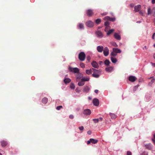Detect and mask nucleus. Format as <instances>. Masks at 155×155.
Returning a JSON list of instances; mask_svg holds the SVG:
<instances>
[{
	"instance_id": "nucleus-4",
	"label": "nucleus",
	"mask_w": 155,
	"mask_h": 155,
	"mask_svg": "<svg viewBox=\"0 0 155 155\" xmlns=\"http://www.w3.org/2000/svg\"><path fill=\"white\" fill-rule=\"evenodd\" d=\"M103 53L105 56H107L109 54V50L107 47L104 48L103 50Z\"/></svg>"
},
{
	"instance_id": "nucleus-58",
	"label": "nucleus",
	"mask_w": 155,
	"mask_h": 155,
	"mask_svg": "<svg viewBox=\"0 0 155 155\" xmlns=\"http://www.w3.org/2000/svg\"><path fill=\"white\" fill-rule=\"evenodd\" d=\"M113 45L114 46H115V45H117V44H116V43L115 42H113Z\"/></svg>"
},
{
	"instance_id": "nucleus-49",
	"label": "nucleus",
	"mask_w": 155,
	"mask_h": 155,
	"mask_svg": "<svg viewBox=\"0 0 155 155\" xmlns=\"http://www.w3.org/2000/svg\"><path fill=\"white\" fill-rule=\"evenodd\" d=\"M91 143V140H90V139L89 140H88L87 142V144L88 145L90 143Z\"/></svg>"
},
{
	"instance_id": "nucleus-13",
	"label": "nucleus",
	"mask_w": 155,
	"mask_h": 155,
	"mask_svg": "<svg viewBox=\"0 0 155 155\" xmlns=\"http://www.w3.org/2000/svg\"><path fill=\"white\" fill-rule=\"evenodd\" d=\"M90 89V88L88 86H86L84 87L83 91L86 93H88Z\"/></svg>"
},
{
	"instance_id": "nucleus-33",
	"label": "nucleus",
	"mask_w": 155,
	"mask_h": 155,
	"mask_svg": "<svg viewBox=\"0 0 155 155\" xmlns=\"http://www.w3.org/2000/svg\"><path fill=\"white\" fill-rule=\"evenodd\" d=\"M101 19L98 18V19H96L95 20V22L97 24H99L101 22Z\"/></svg>"
},
{
	"instance_id": "nucleus-26",
	"label": "nucleus",
	"mask_w": 155,
	"mask_h": 155,
	"mask_svg": "<svg viewBox=\"0 0 155 155\" xmlns=\"http://www.w3.org/2000/svg\"><path fill=\"white\" fill-rule=\"evenodd\" d=\"M92 70L91 69L86 70V73L88 75L91 74L92 73Z\"/></svg>"
},
{
	"instance_id": "nucleus-11",
	"label": "nucleus",
	"mask_w": 155,
	"mask_h": 155,
	"mask_svg": "<svg viewBox=\"0 0 155 155\" xmlns=\"http://www.w3.org/2000/svg\"><path fill=\"white\" fill-rule=\"evenodd\" d=\"M104 47L102 46H99L97 47V50L99 52H102L104 50Z\"/></svg>"
},
{
	"instance_id": "nucleus-5",
	"label": "nucleus",
	"mask_w": 155,
	"mask_h": 155,
	"mask_svg": "<svg viewBox=\"0 0 155 155\" xmlns=\"http://www.w3.org/2000/svg\"><path fill=\"white\" fill-rule=\"evenodd\" d=\"M86 25L88 27H92L94 25V23L91 21H89L86 22Z\"/></svg>"
},
{
	"instance_id": "nucleus-41",
	"label": "nucleus",
	"mask_w": 155,
	"mask_h": 155,
	"mask_svg": "<svg viewBox=\"0 0 155 155\" xmlns=\"http://www.w3.org/2000/svg\"><path fill=\"white\" fill-rule=\"evenodd\" d=\"M80 66L82 68H84L85 67V65L83 63H81L80 64Z\"/></svg>"
},
{
	"instance_id": "nucleus-38",
	"label": "nucleus",
	"mask_w": 155,
	"mask_h": 155,
	"mask_svg": "<svg viewBox=\"0 0 155 155\" xmlns=\"http://www.w3.org/2000/svg\"><path fill=\"white\" fill-rule=\"evenodd\" d=\"M139 86V85H137V86H134L133 89V91H135Z\"/></svg>"
},
{
	"instance_id": "nucleus-46",
	"label": "nucleus",
	"mask_w": 155,
	"mask_h": 155,
	"mask_svg": "<svg viewBox=\"0 0 155 155\" xmlns=\"http://www.w3.org/2000/svg\"><path fill=\"white\" fill-rule=\"evenodd\" d=\"M127 155H132V153L131 152L128 151L127 152Z\"/></svg>"
},
{
	"instance_id": "nucleus-37",
	"label": "nucleus",
	"mask_w": 155,
	"mask_h": 155,
	"mask_svg": "<svg viewBox=\"0 0 155 155\" xmlns=\"http://www.w3.org/2000/svg\"><path fill=\"white\" fill-rule=\"evenodd\" d=\"M140 155H148V153L146 151H144L140 154Z\"/></svg>"
},
{
	"instance_id": "nucleus-12",
	"label": "nucleus",
	"mask_w": 155,
	"mask_h": 155,
	"mask_svg": "<svg viewBox=\"0 0 155 155\" xmlns=\"http://www.w3.org/2000/svg\"><path fill=\"white\" fill-rule=\"evenodd\" d=\"M114 37L115 39L117 40H120L121 39L120 36L118 33H115L114 35Z\"/></svg>"
},
{
	"instance_id": "nucleus-28",
	"label": "nucleus",
	"mask_w": 155,
	"mask_h": 155,
	"mask_svg": "<svg viewBox=\"0 0 155 155\" xmlns=\"http://www.w3.org/2000/svg\"><path fill=\"white\" fill-rule=\"evenodd\" d=\"M84 82L88 81L89 80V78L88 77H84L81 79Z\"/></svg>"
},
{
	"instance_id": "nucleus-39",
	"label": "nucleus",
	"mask_w": 155,
	"mask_h": 155,
	"mask_svg": "<svg viewBox=\"0 0 155 155\" xmlns=\"http://www.w3.org/2000/svg\"><path fill=\"white\" fill-rule=\"evenodd\" d=\"M109 25V23L108 21H106L104 23V25L108 27V25Z\"/></svg>"
},
{
	"instance_id": "nucleus-22",
	"label": "nucleus",
	"mask_w": 155,
	"mask_h": 155,
	"mask_svg": "<svg viewBox=\"0 0 155 155\" xmlns=\"http://www.w3.org/2000/svg\"><path fill=\"white\" fill-rule=\"evenodd\" d=\"M78 28L80 29H83L84 28V25L82 23H79L78 26Z\"/></svg>"
},
{
	"instance_id": "nucleus-47",
	"label": "nucleus",
	"mask_w": 155,
	"mask_h": 155,
	"mask_svg": "<svg viewBox=\"0 0 155 155\" xmlns=\"http://www.w3.org/2000/svg\"><path fill=\"white\" fill-rule=\"evenodd\" d=\"M74 116L72 114L70 115L69 116V118H71V119H73L74 118Z\"/></svg>"
},
{
	"instance_id": "nucleus-18",
	"label": "nucleus",
	"mask_w": 155,
	"mask_h": 155,
	"mask_svg": "<svg viewBox=\"0 0 155 155\" xmlns=\"http://www.w3.org/2000/svg\"><path fill=\"white\" fill-rule=\"evenodd\" d=\"M113 51L115 52L116 53H120L121 52V50L118 48H113Z\"/></svg>"
},
{
	"instance_id": "nucleus-34",
	"label": "nucleus",
	"mask_w": 155,
	"mask_h": 155,
	"mask_svg": "<svg viewBox=\"0 0 155 155\" xmlns=\"http://www.w3.org/2000/svg\"><path fill=\"white\" fill-rule=\"evenodd\" d=\"M93 120L95 123H98L99 121V120L98 119H93Z\"/></svg>"
},
{
	"instance_id": "nucleus-29",
	"label": "nucleus",
	"mask_w": 155,
	"mask_h": 155,
	"mask_svg": "<svg viewBox=\"0 0 155 155\" xmlns=\"http://www.w3.org/2000/svg\"><path fill=\"white\" fill-rule=\"evenodd\" d=\"M110 63L109 60H106L104 61V64L106 65H108Z\"/></svg>"
},
{
	"instance_id": "nucleus-62",
	"label": "nucleus",
	"mask_w": 155,
	"mask_h": 155,
	"mask_svg": "<svg viewBox=\"0 0 155 155\" xmlns=\"http://www.w3.org/2000/svg\"><path fill=\"white\" fill-rule=\"evenodd\" d=\"M152 140L153 141V143H155V141L153 139H152Z\"/></svg>"
},
{
	"instance_id": "nucleus-3",
	"label": "nucleus",
	"mask_w": 155,
	"mask_h": 155,
	"mask_svg": "<svg viewBox=\"0 0 155 155\" xmlns=\"http://www.w3.org/2000/svg\"><path fill=\"white\" fill-rule=\"evenodd\" d=\"M91 113V111L90 109H86L84 110L83 112V114L86 115H90Z\"/></svg>"
},
{
	"instance_id": "nucleus-57",
	"label": "nucleus",
	"mask_w": 155,
	"mask_h": 155,
	"mask_svg": "<svg viewBox=\"0 0 155 155\" xmlns=\"http://www.w3.org/2000/svg\"><path fill=\"white\" fill-rule=\"evenodd\" d=\"M91 70H93L94 72V71H96V69L94 68H92Z\"/></svg>"
},
{
	"instance_id": "nucleus-42",
	"label": "nucleus",
	"mask_w": 155,
	"mask_h": 155,
	"mask_svg": "<svg viewBox=\"0 0 155 155\" xmlns=\"http://www.w3.org/2000/svg\"><path fill=\"white\" fill-rule=\"evenodd\" d=\"M87 59L88 61H90L91 60V57L90 56H87Z\"/></svg>"
},
{
	"instance_id": "nucleus-20",
	"label": "nucleus",
	"mask_w": 155,
	"mask_h": 155,
	"mask_svg": "<svg viewBox=\"0 0 155 155\" xmlns=\"http://www.w3.org/2000/svg\"><path fill=\"white\" fill-rule=\"evenodd\" d=\"M1 145L3 147H4L6 146L7 143V142L4 140L2 141L1 142Z\"/></svg>"
},
{
	"instance_id": "nucleus-14",
	"label": "nucleus",
	"mask_w": 155,
	"mask_h": 155,
	"mask_svg": "<svg viewBox=\"0 0 155 155\" xmlns=\"http://www.w3.org/2000/svg\"><path fill=\"white\" fill-rule=\"evenodd\" d=\"M97 35L98 37H103V35L102 33L100 31H98L96 32Z\"/></svg>"
},
{
	"instance_id": "nucleus-64",
	"label": "nucleus",
	"mask_w": 155,
	"mask_h": 155,
	"mask_svg": "<svg viewBox=\"0 0 155 155\" xmlns=\"http://www.w3.org/2000/svg\"><path fill=\"white\" fill-rule=\"evenodd\" d=\"M153 65L154 67H155V63L153 64Z\"/></svg>"
},
{
	"instance_id": "nucleus-48",
	"label": "nucleus",
	"mask_w": 155,
	"mask_h": 155,
	"mask_svg": "<svg viewBox=\"0 0 155 155\" xmlns=\"http://www.w3.org/2000/svg\"><path fill=\"white\" fill-rule=\"evenodd\" d=\"M99 63L101 65H102L104 64V63L102 61H100Z\"/></svg>"
},
{
	"instance_id": "nucleus-31",
	"label": "nucleus",
	"mask_w": 155,
	"mask_h": 155,
	"mask_svg": "<svg viewBox=\"0 0 155 155\" xmlns=\"http://www.w3.org/2000/svg\"><path fill=\"white\" fill-rule=\"evenodd\" d=\"M92 76L93 77L96 78H98L99 76V75L98 74H95V73H93L92 74Z\"/></svg>"
},
{
	"instance_id": "nucleus-23",
	"label": "nucleus",
	"mask_w": 155,
	"mask_h": 155,
	"mask_svg": "<svg viewBox=\"0 0 155 155\" xmlns=\"http://www.w3.org/2000/svg\"><path fill=\"white\" fill-rule=\"evenodd\" d=\"M84 84V82L81 79V81L79 82L78 83V85L79 86H82Z\"/></svg>"
},
{
	"instance_id": "nucleus-8",
	"label": "nucleus",
	"mask_w": 155,
	"mask_h": 155,
	"mask_svg": "<svg viewBox=\"0 0 155 155\" xmlns=\"http://www.w3.org/2000/svg\"><path fill=\"white\" fill-rule=\"evenodd\" d=\"M141 8V6L140 5H138L134 7V11L135 12H139L140 9Z\"/></svg>"
},
{
	"instance_id": "nucleus-24",
	"label": "nucleus",
	"mask_w": 155,
	"mask_h": 155,
	"mask_svg": "<svg viewBox=\"0 0 155 155\" xmlns=\"http://www.w3.org/2000/svg\"><path fill=\"white\" fill-rule=\"evenodd\" d=\"M48 101V99L46 97L44 98L42 100V102L44 104H46Z\"/></svg>"
},
{
	"instance_id": "nucleus-17",
	"label": "nucleus",
	"mask_w": 155,
	"mask_h": 155,
	"mask_svg": "<svg viewBox=\"0 0 155 155\" xmlns=\"http://www.w3.org/2000/svg\"><path fill=\"white\" fill-rule=\"evenodd\" d=\"M64 82L65 84H67L70 83L71 81V80L68 78H65L64 80Z\"/></svg>"
},
{
	"instance_id": "nucleus-30",
	"label": "nucleus",
	"mask_w": 155,
	"mask_h": 155,
	"mask_svg": "<svg viewBox=\"0 0 155 155\" xmlns=\"http://www.w3.org/2000/svg\"><path fill=\"white\" fill-rule=\"evenodd\" d=\"M151 11L150 7H148V8L147 15H149L151 14Z\"/></svg>"
},
{
	"instance_id": "nucleus-55",
	"label": "nucleus",
	"mask_w": 155,
	"mask_h": 155,
	"mask_svg": "<svg viewBox=\"0 0 155 155\" xmlns=\"http://www.w3.org/2000/svg\"><path fill=\"white\" fill-rule=\"evenodd\" d=\"M98 90H95V91H94V92L96 93H98Z\"/></svg>"
},
{
	"instance_id": "nucleus-7",
	"label": "nucleus",
	"mask_w": 155,
	"mask_h": 155,
	"mask_svg": "<svg viewBox=\"0 0 155 155\" xmlns=\"http://www.w3.org/2000/svg\"><path fill=\"white\" fill-rule=\"evenodd\" d=\"M93 103L95 106H98L99 104V100L97 98H94L93 100Z\"/></svg>"
},
{
	"instance_id": "nucleus-54",
	"label": "nucleus",
	"mask_w": 155,
	"mask_h": 155,
	"mask_svg": "<svg viewBox=\"0 0 155 155\" xmlns=\"http://www.w3.org/2000/svg\"><path fill=\"white\" fill-rule=\"evenodd\" d=\"M152 3L153 4H154L155 3V0H152Z\"/></svg>"
},
{
	"instance_id": "nucleus-32",
	"label": "nucleus",
	"mask_w": 155,
	"mask_h": 155,
	"mask_svg": "<svg viewBox=\"0 0 155 155\" xmlns=\"http://www.w3.org/2000/svg\"><path fill=\"white\" fill-rule=\"evenodd\" d=\"M152 12L153 14V16L155 17V8H153L152 10Z\"/></svg>"
},
{
	"instance_id": "nucleus-27",
	"label": "nucleus",
	"mask_w": 155,
	"mask_h": 155,
	"mask_svg": "<svg viewBox=\"0 0 155 155\" xmlns=\"http://www.w3.org/2000/svg\"><path fill=\"white\" fill-rule=\"evenodd\" d=\"M111 61L113 63H115L117 61V60L115 58H114L113 57H111Z\"/></svg>"
},
{
	"instance_id": "nucleus-52",
	"label": "nucleus",
	"mask_w": 155,
	"mask_h": 155,
	"mask_svg": "<svg viewBox=\"0 0 155 155\" xmlns=\"http://www.w3.org/2000/svg\"><path fill=\"white\" fill-rule=\"evenodd\" d=\"M87 134L89 135H90L91 134V131L89 130L87 132Z\"/></svg>"
},
{
	"instance_id": "nucleus-59",
	"label": "nucleus",
	"mask_w": 155,
	"mask_h": 155,
	"mask_svg": "<svg viewBox=\"0 0 155 155\" xmlns=\"http://www.w3.org/2000/svg\"><path fill=\"white\" fill-rule=\"evenodd\" d=\"M144 48H145L146 49H147V47H146V46H145L144 47V48H143V49H144Z\"/></svg>"
},
{
	"instance_id": "nucleus-6",
	"label": "nucleus",
	"mask_w": 155,
	"mask_h": 155,
	"mask_svg": "<svg viewBox=\"0 0 155 155\" xmlns=\"http://www.w3.org/2000/svg\"><path fill=\"white\" fill-rule=\"evenodd\" d=\"M87 15L89 17H91L93 14V11L91 9H89L87 11Z\"/></svg>"
},
{
	"instance_id": "nucleus-53",
	"label": "nucleus",
	"mask_w": 155,
	"mask_h": 155,
	"mask_svg": "<svg viewBox=\"0 0 155 155\" xmlns=\"http://www.w3.org/2000/svg\"><path fill=\"white\" fill-rule=\"evenodd\" d=\"M108 27L106 26V27L105 29V30H104L105 31H106V32L107 31V30L108 29Z\"/></svg>"
},
{
	"instance_id": "nucleus-36",
	"label": "nucleus",
	"mask_w": 155,
	"mask_h": 155,
	"mask_svg": "<svg viewBox=\"0 0 155 155\" xmlns=\"http://www.w3.org/2000/svg\"><path fill=\"white\" fill-rule=\"evenodd\" d=\"M111 55L112 56H115L117 55V53L114 51L112 52L111 53Z\"/></svg>"
},
{
	"instance_id": "nucleus-63",
	"label": "nucleus",
	"mask_w": 155,
	"mask_h": 155,
	"mask_svg": "<svg viewBox=\"0 0 155 155\" xmlns=\"http://www.w3.org/2000/svg\"><path fill=\"white\" fill-rule=\"evenodd\" d=\"M111 20L112 21H114L115 20V19L114 18H113Z\"/></svg>"
},
{
	"instance_id": "nucleus-10",
	"label": "nucleus",
	"mask_w": 155,
	"mask_h": 155,
	"mask_svg": "<svg viewBox=\"0 0 155 155\" xmlns=\"http://www.w3.org/2000/svg\"><path fill=\"white\" fill-rule=\"evenodd\" d=\"M137 78L136 77L133 76H130L129 77V80L132 82H134L135 81Z\"/></svg>"
},
{
	"instance_id": "nucleus-9",
	"label": "nucleus",
	"mask_w": 155,
	"mask_h": 155,
	"mask_svg": "<svg viewBox=\"0 0 155 155\" xmlns=\"http://www.w3.org/2000/svg\"><path fill=\"white\" fill-rule=\"evenodd\" d=\"M91 65L94 68H98L99 65L95 61H93L91 63Z\"/></svg>"
},
{
	"instance_id": "nucleus-51",
	"label": "nucleus",
	"mask_w": 155,
	"mask_h": 155,
	"mask_svg": "<svg viewBox=\"0 0 155 155\" xmlns=\"http://www.w3.org/2000/svg\"><path fill=\"white\" fill-rule=\"evenodd\" d=\"M155 36V33H154L152 35V38L153 39H154V37Z\"/></svg>"
},
{
	"instance_id": "nucleus-40",
	"label": "nucleus",
	"mask_w": 155,
	"mask_h": 155,
	"mask_svg": "<svg viewBox=\"0 0 155 155\" xmlns=\"http://www.w3.org/2000/svg\"><path fill=\"white\" fill-rule=\"evenodd\" d=\"M63 107L62 106H59L56 107V109L58 110H60V109Z\"/></svg>"
},
{
	"instance_id": "nucleus-56",
	"label": "nucleus",
	"mask_w": 155,
	"mask_h": 155,
	"mask_svg": "<svg viewBox=\"0 0 155 155\" xmlns=\"http://www.w3.org/2000/svg\"><path fill=\"white\" fill-rule=\"evenodd\" d=\"M99 120L102 121L103 120V118L102 117H100L99 119H98Z\"/></svg>"
},
{
	"instance_id": "nucleus-1",
	"label": "nucleus",
	"mask_w": 155,
	"mask_h": 155,
	"mask_svg": "<svg viewBox=\"0 0 155 155\" xmlns=\"http://www.w3.org/2000/svg\"><path fill=\"white\" fill-rule=\"evenodd\" d=\"M86 55L83 52H80L78 55V58L81 61H84L85 59Z\"/></svg>"
},
{
	"instance_id": "nucleus-21",
	"label": "nucleus",
	"mask_w": 155,
	"mask_h": 155,
	"mask_svg": "<svg viewBox=\"0 0 155 155\" xmlns=\"http://www.w3.org/2000/svg\"><path fill=\"white\" fill-rule=\"evenodd\" d=\"M90 140H91V143L93 144H95L97 143L98 140H97L94 139L93 138H91Z\"/></svg>"
},
{
	"instance_id": "nucleus-43",
	"label": "nucleus",
	"mask_w": 155,
	"mask_h": 155,
	"mask_svg": "<svg viewBox=\"0 0 155 155\" xmlns=\"http://www.w3.org/2000/svg\"><path fill=\"white\" fill-rule=\"evenodd\" d=\"M99 73H100V71L98 70H96V71H94V73L98 74Z\"/></svg>"
},
{
	"instance_id": "nucleus-60",
	"label": "nucleus",
	"mask_w": 155,
	"mask_h": 155,
	"mask_svg": "<svg viewBox=\"0 0 155 155\" xmlns=\"http://www.w3.org/2000/svg\"><path fill=\"white\" fill-rule=\"evenodd\" d=\"M150 146V144H149V145H146V147H148L149 146Z\"/></svg>"
},
{
	"instance_id": "nucleus-45",
	"label": "nucleus",
	"mask_w": 155,
	"mask_h": 155,
	"mask_svg": "<svg viewBox=\"0 0 155 155\" xmlns=\"http://www.w3.org/2000/svg\"><path fill=\"white\" fill-rule=\"evenodd\" d=\"M79 129L81 130L82 131V130H83L84 129V127L83 126H81V127H79Z\"/></svg>"
},
{
	"instance_id": "nucleus-19",
	"label": "nucleus",
	"mask_w": 155,
	"mask_h": 155,
	"mask_svg": "<svg viewBox=\"0 0 155 155\" xmlns=\"http://www.w3.org/2000/svg\"><path fill=\"white\" fill-rule=\"evenodd\" d=\"M114 31V29H111L109 30L108 31H107V35L108 36L112 33Z\"/></svg>"
},
{
	"instance_id": "nucleus-16",
	"label": "nucleus",
	"mask_w": 155,
	"mask_h": 155,
	"mask_svg": "<svg viewBox=\"0 0 155 155\" xmlns=\"http://www.w3.org/2000/svg\"><path fill=\"white\" fill-rule=\"evenodd\" d=\"M83 77V74L81 73H78L77 74V79L76 80L77 81L78 79H81Z\"/></svg>"
},
{
	"instance_id": "nucleus-44",
	"label": "nucleus",
	"mask_w": 155,
	"mask_h": 155,
	"mask_svg": "<svg viewBox=\"0 0 155 155\" xmlns=\"http://www.w3.org/2000/svg\"><path fill=\"white\" fill-rule=\"evenodd\" d=\"M155 81V79H153L150 82L149 84H152L153 83H154V82Z\"/></svg>"
},
{
	"instance_id": "nucleus-50",
	"label": "nucleus",
	"mask_w": 155,
	"mask_h": 155,
	"mask_svg": "<svg viewBox=\"0 0 155 155\" xmlns=\"http://www.w3.org/2000/svg\"><path fill=\"white\" fill-rule=\"evenodd\" d=\"M139 13L141 15H143V12L142 11H139Z\"/></svg>"
},
{
	"instance_id": "nucleus-2",
	"label": "nucleus",
	"mask_w": 155,
	"mask_h": 155,
	"mask_svg": "<svg viewBox=\"0 0 155 155\" xmlns=\"http://www.w3.org/2000/svg\"><path fill=\"white\" fill-rule=\"evenodd\" d=\"M68 69L70 71L74 73H78L79 72V69L77 68H73L70 67L68 68Z\"/></svg>"
},
{
	"instance_id": "nucleus-35",
	"label": "nucleus",
	"mask_w": 155,
	"mask_h": 155,
	"mask_svg": "<svg viewBox=\"0 0 155 155\" xmlns=\"http://www.w3.org/2000/svg\"><path fill=\"white\" fill-rule=\"evenodd\" d=\"M70 88L73 89H74L75 86L73 84L71 83L70 85Z\"/></svg>"
},
{
	"instance_id": "nucleus-61",
	"label": "nucleus",
	"mask_w": 155,
	"mask_h": 155,
	"mask_svg": "<svg viewBox=\"0 0 155 155\" xmlns=\"http://www.w3.org/2000/svg\"><path fill=\"white\" fill-rule=\"evenodd\" d=\"M153 57L154 59H155V54H154L153 55Z\"/></svg>"
},
{
	"instance_id": "nucleus-15",
	"label": "nucleus",
	"mask_w": 155,
	"mask_h": 155,
	"mask_svg": "<svg viewBox=\"0 0 155 155\" xmlns=\"http://www.w3.org/2000/svg\"><path fill=\"white\" fill-rule=\"evenodd\" d=\"M109 114L110 116L111 119H115L116 118L117 115L115 114L110 113Z\"/></svg>"
},
{
	"instance_id": "nucleus-25",
	"label": "nucleus",
	"mask_w": 155,
	"mask_h": 155,
	"mask_svg": "<svg viewBox=\"0 0 155 155\" xmlns=\"http://www.w3.org/2000/svg\"><path fill=\"white\" fill-rule=\"evenodd\" d=\"M113 70V68L112 67H110L107 68H106V71L108 72H111Z\"/></svg>"
}]
</instances>
